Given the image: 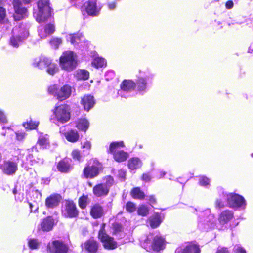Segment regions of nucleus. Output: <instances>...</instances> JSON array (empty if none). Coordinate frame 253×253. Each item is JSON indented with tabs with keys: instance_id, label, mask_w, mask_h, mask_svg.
Returning <instances> with one entry per match:
<instances>
[{
	"instance_id": "obj_1",
	"label": "nucleus",
	"mask_w": 253,
	"mask_h": 253,
	"mask_svg": "<svg viewBox=\"0 0 253 253\" xmlns=\"http://www.w3.org/2000/svg\"><path fill=\"white\" fill-rule=\"evenodd\" d=\"M188 211L197 215V227L201 231H207L216 226V220L210 209L200 211L197 208L190 207Z\"/></svg>"
},
{
	"instance_id": "obj_2",
	"label": "nucleus",
	"mask_w": 253,
	"mask_h": 253,
	"mask_svg": "<svg viewBox=\"0 0 253 253\" xmlns=\"http://www.w3.org/2000/svg\"><path fill=\"white\" fill-rule=\"evenodd\" d=\"M217 190L219 192H222L223 197L226 198L227 205L230 208L239 210H244L246 208V201L243 196L233 193H227L221 187H218Z\"/></svg>"
},
{
	"instance_id": "obj_3",
	"label": "nucleus",
	"mask_w": 253,
	"mask_h": 253,
	"mask_svg": "<svg viewBox=\"0 0 253 253\" xmlns=\"http://www.w3.org/2000/svg\"><path fill=\"white\" fill-rule=\"evenodd\" d=\"M165 238L159 233L154 236L150 234L143 242V248L149 252L159 251L165 248Z\"/></svg>"
},
{
	"instance_id": "obj_4",
	"label": "nucleus",
	"mask_w": 253,
	"mask_h": 253,
	"mask_svg": "<svg viewBox=\"0 0 253 253\" xmlns=\"http://www.w3.org/2000/svg\"><path fill=\"white\" fill-rule=\"evenodd\" d=\"M29 32L24 24H20L19 26H15L12 30V35L10 38V44L13 47L17 48L28 37Z\"/></svg>"
},
{
	"instance_id": "obj_5",
	"label": "nucleus",
	"mask_w": 253,
	"mask_h": 253,
	"mask_svg": "<svg viewBox=\"0 0 253 253\" xmlns=\"http://www.w3.org/2000/svg\"><path fill=\"white\" fill-rule=\"evenodd\" d=\"M48 0H40L37 3V9H34L33 16L37 22L46 21L51 16V8Z\"/></svg>"
},
{
	"instance_id": "obj_6",
	"label": "nucleus",
	"mask_w": 253,
	"mask_h": 253,
	"mask_svg": "<svg viewBox=\"0 0 253 253\" xmlns=\"http://www.w3.org/2000/svg\"><path fill=\"white\" fill-rule=\"evenodd\" d=\"M77 65L76 54L73 51H66L60 57V65L62 69L70 71L74 70Z\"/></svg>"
},
{
	"instance_id": "obj_7",
	"label": "nucleus",
	"mask_w": 253,
	"mask_h": 253,
	"mask_svg": "<svg viewBox=\"0 0 253 253\" xmlns=\"http://www.w3.org/2000/svg\"><path fill=\"white\" fill-rule=\"evenodd\" d=\"M124 146L123 141L113 142L111 143L108 152L113 155V157L116 161L118 162H123L127 158L128 154L123 150H118V148Z\"/></svg>"
},
{
	"instance_id": "obj_8",
	"label": "nucleus",
	"mask_w": 253,
	"mask_h": 253,
	"mask_svg": "<svg viewBox=\"0 0 253 253\" xmlns=\"http://www.w3.org/2000/svg\"><path fill=\"white\" fill-rule=\"evenodd\" d=\"M55 119L59 123L64 124L67 122L70 119V108L67 104H62L53 110Z\"/></svg>"
},
{
	"instance_id": "obj_9",
	"label": "nucleus",
	"mask_w": 253,
	"mask_h": 253,
	"mask_svg": "<svg viewBox=\"0 0 253 253\" xmlns=\"http://www.w3.org/2000/svg\"><path fill=\"white\" fill-rule=\"evenodd\" d=\"M136 84L131 80H125L120 85L121 89L118 91V94L121 97L127 98L132 96L131 92L134 90Z\"/></svg>"
},
{
	"instance_id": "obj_10",
	"label": "nucleus",
	"mask_w": 253,
	"mask_h": 253,
	"mask_svg": "<svg viewBox=\"0 0 253 253\" xmlns=\"http://www.w3.org/2000/svg\"><path fill=\"white\" fill-rule=\"evenodd\" d=\"M0 169L5 175L13 176L18 170V163L11 160H5L0 165Z\"/></svg>"
},
{
	"instance_id": "obj_11",
	"label": "nucleus",
	"mask_w": 253,
	"mask_h": 253,
	"mask_svg": "<svg viewBox=\"0 0 253 253\" xmlns=\"http://www.w3.org/2000/svg\"><path fill=\"white\" fill-rule=\"evenodd\" d=\"M98 237L101 241L103 243V246L105 249L112 250L117 248V242L114 240L113 238L106 234L104 228L102 227L100 230Z\"/></svg>"
},
{
	"instance_id": "obj_12",
	"label": "nucleus",
	"mask_w": 253,
	"mask_h": 253,
	"mask_svg": "<svg viewBox=\"0 0 253 253\" xmlns=\"http://www.w3.org/2000/svg\"><path fill=\"white\" fill-rule=\"evenodd\" d=\"M15 14L13 17L16 21H19L27 16V10L23 6L20 0H13L12 2Z\"/></svg>"
},
{
	"instance_id": "obj_13",
	"label": "nucleus",
	"mask_w": 253,
	"mask_h": 253,
	"mask_svg": "<svg viewBox=\"0 0 253 253\" xmlns=\"http://www.w3.org/2000/svg\"><path fill=\"white\" fill-rule=\"evenodd\" d=\"M164 217L161 212H154L146 221V225L153 229L160 226L164 220Z\"/></svg>"
},
{
	"instance_id": "obj_14",
	"label": "nucleus",
	"mask_w": 253,
	"mask_h": 253,
	"mask_svg": "<svg viewBox=\"0 0 253 253\" xmlns=\"http://www.w3.org/2000/svg\"><path fill=\"white\" fill-rule=\"evenodd\" d=\"M47 249L51 253H67L68 246L63 242L59 240L54 241L49 244Z\"/></svg>"
},
{
	"instance_id": "obj_15",
	"label": "nucleus",
	"mask_w": 253,
	"mask_h": 253,
	"mask_svg": "<svg viewBox=\"0 0 253 253\" xmlns=\"http://www.w3.org/2000/svg\"><path fill=\"white\" fill-rule=\"evenodd\" d=\"M96 0H89L85 2L82 7L84 9L88 15L94 16L98 15L99 9L96 5Z\"/></svg>"
},
{
	"instance_id": "obj_16",
	"label": "nucleus",
	"mask_w": 253,
	"mask_h": 253,
	"mask_svg": "<svg viewBox=\"0 0 253 253\" xmlns=\"http://www.w3.org/2000/svg\"><path fill=\"white\" fill-rule=\"evenodd\" d=\"M100 169L101 166L99 164L87 166L84 169V176L86 178H93L99 174Z\"/></svg>"
},
{
	"instance_id": "obj_17",
	"label": "nucleus",
	"mask_w": 253,
	"mask_h": 253,
	"mask_svg": "<svg viewBox=\"0 0 253 253\" xmlns=\"http://www.w3.org/2000/svg\"><path fill=\"white\" fill-rule=\"evenodd\" d=\"M175 253H200V249L197 245L189 244L178 247L175 250Z\"/></svg>"
},
{
	"instance_id": "obj_18",
	"label": "nucleus",
	"mask_w": 253,
	"mask_h": 253,
	"mask_svg": "<svg viewBox=\"0 0 253 253\" xmlns=\"http://www.w3.org/2000/svg\"><path fill=\"white\" fill-rule=\"evenodd\" d=\"M234 217L232 211L227 210L222 211L218 216V222L221 226L227 224Z\"/></svg>"
},
{
	"instance_id": "obj_19",
	"label": "nucleus",
	"mask_w": 253,
	"mask_h": 253,
	"mask_svg": "<svg viewBox=\"0 0 253 253\" xmlns=\"http://www.w3.org/2000/svg\"><path fill=\"white\" fill-rule=\"evenodd\" d=\"M143 200L147 201L149 205H143V216H146L149 212L152 211L153 205L156 204L157 201L154 195L145 196L143 193Z\"/></svg>"
},
{
	"instance_id": "obj_20",
	"label": "nucleus",
	"mask_w": 253,
	"mask_h": 253,
	"mask_svg": "<svg viewBox=\"0 0 253 253\" xmlns=\"http://www.w3.org/2000/svg\"><path fill=\"white\" fill-rule=\"evenodd\" d=\"M51 59L44 56H41L34 59L33 65L41 70L46 69L49 64H50Z\"/></svg>"
},
{
	"instance_id": "obj_21",
	"label": "nucleus",
	"mask_w": 253,
	"mask_h": 253,
	"mask_svg": "<svg viewBox=\"0 0 253 253\" xmlns=\"http://www.w3.org/2000/svg\"><path fill=\"white\" fill-rule=\"evenodd\" d=\"M109 191L108 186L103 183L98 184L93 188V193L97 197H105Z\"/></svg>"
},
{
	"instance_id": "obj_22",
	"label": "nucleus",
	"mask_w": 253,
	"mask_h": 253,
	"mask_svg": "<svg viewBox=\"0 0 253 253\" xmlns=\"http://www.w3.org/2000/svg\"><path fill=\"white\" fill-rule=\"evenodd\" d=\"M65 211L67 216L69 217H76L78 214L76 205L73 201L66 202Z\"/></svg>"
},
{
	"instance_id": "obj_23",
	"label": "nucleus",
	"mask_w": 253,
	"mask_h": 253,
	"mask_svg": "<svg viewBox=\"0 0 253 253\" xmlns=\"http://www.w3.org/2000/svg\"><path fill=\"white\" fill-rule=\"evenodd\" d=\"M60 199L61 196L59 194L51 195L46 198L45 205L47 208H54L59 205Z\"/></svg>"
},
{
	"instance_id": "obj_24",
	"label": "nucleus",
	"mask_w": 253,
	"mask_h": 253,
	"mask_svg": "<svg viewBox=\"0 0 253 253\" xmlns=\"http://www.w3.org/2000/svg\"><path fill=\"white\" fill-rule=\"evenodd\" d=\"M72 91L71 87L68 85H65L61 87L57 94V99L60 101H63L69 98Z\"/></svg>"
},
{
	"instance_id": "obj_25",
	"label": "nucleus",
	"mask_w": 253,
	"mask_h": 253,
	"mask_svg": "<svg viewBox=\"0 0 253 253\" xmlns=\"http://www.w3.org/2000/svg\"><path fill=\"white\" fill-rule=\"evenodd\" d=\"M55 221L51 216L44 218L41 223V228L43 231H49L52 229Z\"/></svg>"
},
{
	"instance_id": "obj_26",
	"label": "nucleus",
	"mask_w": 253,
	"mask_h": 253,
	"mask_svg": "<svg viewBox=\"0 0 253 253\" xmlns=\"http://www.w3.org/2000/svg\"><path fill=\"white\" fill-rule=\"evenodd\" d=\"M81 103L84 106V109L88 111L93 107L95 102L92 96L87 95H84L82 98Z\"/></svg>"
},
{
	"instance_id": "obj_27",
	"label": "nucleus",
	"mask_w": 253,
	"mask_h": 253,
	"mask_svg": "<svg viewBox=\"0 0 253 253\" xmlns=\"http://www.w3.org/2000/svg\"><path fill=\"white\" fill-rule=\"evenodd\" d=\"M104 214L102 207L98 204L93 205L90 210V215L94 218H100Z\"/></svg>"
},
{
	"instance_id": "obj_28",
	"label": "nucleus",
	"mask_w": 253,
	"mask_h": 253,
	"mask_svg": "<svg viewBox=\"0 0 253 253\" xmlns=\"http://www.w3.org/2000/svg\"><path fill=\"white\" fill-rule=\"evenodd\" d=\"M67 40L74 45L79 44L84 40V37L82 34H69L67 36Z\"/></svg>"
},
{
	"instance_id": "obj_29",
	"label": "nucleus",
	"mask_w": 253,
	"mask_h": 253,
	"mask_svg": "<svg viewBox=\"0 0 253 253\" xmlns=\"http://www.w3.org/2000/svg\"><path fill=\"white\" fill-rule=\"evenodd\" d=\"M54 31V26L53 24L47 25L44 29H39V35L41 38H44L48 35L52 34Z\"/></svg>"
},
{
	"instance_id": "obj_30",
	"label": "nucleus",
	"mask_w": 253,
	"mask_h": 253,
	"mask_svg": "<svg viewBox=\"0 0 253 253\" xmlns=\"http://www.w3.org/2000/svg\"><path fill=\"white\" fill-rule=\"evenodd\" d=\"M98 247L97 242L92 239H90L84 243L85 250L90 253H95L97 251Z\"/></svg>"
},
{
	"instance_id": "obj_31",
	"label": "nucleus",
	"mask_w": 253,
	"mask_h": 253,
	"mask_svg": "<svg viewBox=\"0 0 253 253\" xmlns=\"http://www.w3.org/2000/svg\"><path fill=\"white\" fill-rule=\"evenodd\" d=\"M154 77L153 74L149 70L143 73V91L147 87V85L152 83Z\"/></svg>"
},
{
	"instance_id": "obj_32",
	"label": "nucleus",
	"mask_w": 253,
	"mask_h": 253,
	"mask_svg": "<svg viewBox=\"0 0 253 253\" xmlns=\"http://www.w3.org/2000/svg\"><path fill=\"white\" fill-rule=\"evenodd\" d=\"M64 136L66 139L70 142H75L78 140L79 135L78 132L75 130H71L65 133Z\"/></svg>"
},
{
	"instance_id": "obj_33",
	"label": "nucleus",
	"mask_w": 253,
	"mask_h": 253,
	"mask_svg": "<svg viewBox=\"0 0 253 253\" xmlns=\"http://www.w3.org/2000/svg\"><path fill=\"white\" fill-rule=\"evenodd\" d=\"M72 168L69 163L65 160L61 161L57 165L58 170L61 172H68Z\"/></svg>"
},
{
	"instance_id": "obj_34",
	"label": "nucleus",
	"mask_w": 253,
	"mask_h": 253,
	"mask_svg": "<svg viewBox=\"0 0 253 253\" xmlns=\"http://www.w3.org/2000/svg\"><path fill=\"white\" fill-rule=\"evenodd\" d=\"M217 191L219 194L220 197L216 200L215 207L216 209H220L224 208L227 205V199L226 197H223L222 192H219L218 190Z\"/></svg>"
},
{
	"instance_id": "obj_35",
	"label": "nucleus",
	"mask_w": 253,
	"mask_h": 253,
	"mask_svg": "<svg viewBox=\"0 0 253 253\" xmlns=\"http://www.w3.org/2000/svg\"><path fill=\"white\" fill-rule=\"evenodd\" d=\"M49 143V136L47 134H41L39 137L38 144L43 148H45Z\"/></svg>"
},
{
	"instance_id": "obj_36",
	"label": "nucleus",
	"mask_w": 253,
	"mask_h": 253,
	"mask_svg": "<svg viewBox=\"0 0 253 253\" xmlns=\"http://www.w3.org/2000/svg\"><path fill=\"white\" fill-rule=\"evenodd\" d=\"M89 72L85 70H78L76 72L75 77L79 80H85L88 79Z\"/></svg>"
},
{
	"instance_id": "obj_37",
	"label": "nucleus",
	"mask_w": 253,
	"mask_h": 253,
	"mask_svg": "<svg viewBox=\"0 0 253 253\" xmlns=\"http://www.w3.org/2000/svg\"><path fill=\"white\" fill-rule=\"evenodd\" d=\"M211 180L204 175H201L198 177V184L206 188H209L211 185Z\"/></svg>"
},
{
	"instance_id": "obj_38",
	"label": "nucleus",
	"mask_w": 253,
	"mask_h": 253,
	"mask_svg": "<svg viewBox=\"0 0 253 253\" xmlns=\"http://www.w3.org/2000/svg\"><path fill=\"white\" fill-rule=\"evenodd\" d=\"M89 122L86 119H81L78 121L76 126L78 129L85 131L89 126Z\"/></svg>"
},
{
	"instance_id": "obj_39",
	"label": "nucleus",
	"mask_w": 253,
	"mask_h": 253,
	"mask_svg": "<svg viewBox=\"0 0 253 253\" xmlns=\"http://www.w3.org/2000/svg\"><path fill=\"white\" fill-rule=\"evenodd\" d=\"M140 164V161L138 158H133L129 160L128 166L130 169L134 170L139 167Z\"/></svg>"
},
{
	"instance_id": "obj_40",
	"label": "nucleus",
	"mask_w": 253,
	"mask_h": 253,
	"mask_svg": "<svg viewBox=\"0 0 253 253\" xmlns=\"http://www.w3.org/2000/svg\"><path fill=\"white\" fill-rule=\"evenodd\" d=\"M46 69L47 73L51 75H53L58 71V67L57 65L53 63L52 60H51L50 64L48 65V66Z\"/></svg>"
},
{
	"instance_id": "obj_41",
	"label": "nucleus",
	"mask_w": 253,
	"mask_h": 253,
	"mask_svg": "<svg viewBox=\"0 0 253 253\" xmlns=\"http://www.w3.org/2000/svg\"><path fill=\"white\" fill-rule=\"evenodd\" d=\"M30 150H29V154L27 156L26 159L27 161L29 162L31 165H33L36 163H43V160L42 158H37L36 160L34 158V156L32 154H30Z\"/></svg>"
},
{
	"instance_id": "obj_42",
	"label": "nucleus",
	"mask_w": 253,
	"mask_h": 253,
	"mask_svg": "<svg viewBox=\"0 0 253 253\" xmlns=\"http://www.w3.org/2000/svg\"><path fill=\"white\" fill-rule=\"evenodd\" d=\"M92 64L96 68H98L102 67L106 64V61L104 58L96 57L94 58L93 61L92 62Z\"/></svg>"
},
{
	"instance_id": "obj_43",
	"label": "nucleus",
	"mask_w": 253,
	"mask_h": 253,
	"mask_svg": "<svg viewBox=\"0 0 253 253\" xmlns=\"http://www.w3.org/2000/svg\"><path fill=\"white\" fill-rule=\"evenodd\" d=\"M89 200L87 195H83L79 199V205L81 208L84 209L89 204Z\"/></svg>"
},
{
	"instance_id": "obj_44",
	"label": "nucleus",
	"mask_w": 253,
	"mask_h": 253,
	"mask_svg": "<svg viewBox=\"0 0 253 253\" xmlns=\"http://www.w3.org/2000/svg\"><path fill=\"white\" fill-rule=\"evenodd\" d=\"M130 195L134 199H142V192L139 187H135L132 189Z\"/></svg>"
},
{
	"instance_id": "obj_45",
	"label": "nucleus",
	"mask_w": 253,
	"mask_h": 253,
	"mask_svg": "<svg viewBox=\"0 0 253 253\" xmlns=\"http://www.w3.org/2000/svg\"><path fill=\"white\" fill-rule=\"evenodd\" d=\"M39 123L33 122L30 120L29 122L23 123V126L26 129H35L38 126Z\"/></svg>"
},
{
	"instance_id": "obj_46",
	"label": "nucleus",
	"mask_w": 253,
	"mask_h": 253,
	"mask_svg": "<svg viewBox=\"0 0 253 253\" xmlns=\"http://www.w3.org/2000/svg\"><path fill=\"white\" fill-rule=\"evenodd\" d=\"M136 209V205L131 202H128L126 205V210L127 212H133Z\"/></svg>"
},
{
	"instance_id": "obj_47",
	"label": "nucleus",
	"mask_w": 253,
	"mask_h": 253,
	"mask_svg": "<svg viewBox=\"0 0 253 253\" xmlns=\"http://www.w3.org/2000/svg\"><path fill=\"white\" fill-rule=\"evenodd\" d=\"M59 91L58 87L57 85H51L48 88V92L49 94L57 97V94Z\"/></svg>"
},
{
	"instance_id": "obj_48",
	"label": "nucleus",
	"mask_w": 253,
	"mask_h": 253,
	"mask_svg": "<svg viewBox=\"0 0 253 253\" xmlns=\"http://www.w3.org/2000/svg\"><path fill=\"white\" fill-rule=\"evenodd\" d=\"M3 0H0V22H3L6 15V10L1 6L2 5Z\"/></svg>"
},
{
	"instance_id": "obj_49",
	"label": "nucleus",
	"mask_w": 253,
	"mask_h": 253,
	"mask_svg": "<svg viewBox=\"0 0 253 253\" xmlns=\"http://www.w3.org/2000/svg\"><path fill=\"white\" fill-rule=\"evenodd\" d=\"M28 245L31 249H34L38 248L39 243L37 239H32L29 240Z\"/></svg>"
},
{
	"instance_id": "obj_50",
	"label": "nucleus",
	"mask_w": 253,
	"mask_h": 253,
	"mask_svg": "<svg viewBox=\"0 0 253 253\" xmlns=\"http://www.w3.org/2000/svg\"><path fill=\"white\" fill-rule=\"evenodd\" d=\"M50 43L52 46L55 48H57L58 46L62 43V40L59 38H54L51 40Z\"/></svg>"
},
{
	"instance_id": "obj_51",
	"label": "nucleus",
	"mask_w": 253,
	"mask_h": 253,
	"mask_svg": "<svg viewBox=\"0 0 253 253\" xmlns=\"http://www.w3.org/2000/svg\"><path fill=\"white\" fill-rule=\"evenodd\" d=\"M235 253H246V250L240 245H236L234 247Z\"/></svg>"
},
{
	"instance_id": "obj_52",
	"label": "nucleus",
	"mask_w": 253,
	"mask_h": 253,
	"mask_svg": "<svg viewBox=\"0 0 253 253\" xmlns=\"http://www.w3.org/2000/svg\"><path fill=\"white\" fill-rule=\"evenodd\" d=\"M114 233L117 234L121 232L122 230V226L121 225L118 223H115L113 225Z\"/></svg>"
},
{
	"instance_id": "obj_53",
	"label": "nucleus",
	"mask_w": 253,
	"mask_h": 253,
	"mask_svg": "<svg viewBox=\"0 0 253 253\" xmlns=\"http://www.w3.org/2000/svg\"><path fill=\"white\" fill-rule=\"evenodd\" d=\"M117 176L121 180H124L125 179L126 171L121 169L118 171Z\"/></svg>"
},
{
	"instance_id": "obj_54",
	"label": "nucleus",
	"mask_w": 253,
	"mask_h": 253,
	"mask_svg": "<svg viewBox=\"0 0 253 253\" xmlns=\"http://www.w3.org/2000/svg\"><path fill=\"white\" fill-rule=\"evenodd\" d=\"M113 178L110 176H108L106 177V182L104 184L108 186V189L109 190L110 187L113 185Z\"/></svg>"
},
{
	"instance_id": "obj_55",
	"label": "nucleus",
	"mask_w": 253,
	"mask_h": 253,
	"mask_svg": "<svg viewBox=\"0 0 253 253\" xmlns=\"http://www.w3.org/2000/svg\"><path fill=\"white\" fill-rule=\"evenodd\" d=\"M16 139L19 141L23 140L26 136V133L23 132H17L15 133Z\"/></svg>"
},
{
	"instance_id": "obj_56",
	"label": "nucleus",
	"mask_w": 253,
	"mask_h": 253,
	"mask_svg": "<svg viewBox=\"0 0 253 253\" xmlns=\"http://www.w3.org/2000/svg\"><path fill=\"white\" fill-rule=\"evenodd\" d=\"M7 122L6 117L4 112L0 110V123H6Z\"/></svg>"
},
{
	"instance_id": "obj_57",
	"label": "nucleus",
	"mask_w": 253,
	"mask_h": 253,
	"mask_svg": "<svg viewBox=\"0 0 253 253\" xmlns=\"http://www.w3.org/2000/svg\"><path fill=\"white\" fill-rule=\"evenodd\" d=\"M72 156L74 159H76L78 161H80V158H81V155H80V153L79 151L76 150H74L72 152Z\"/></svg>"
},
{
	"instance_id": "obj_58",
	"label": "nucleus",
	"mask_w": 253,
	"mask_h": 253,
	"mask_svg": "<svg viewBox=\"0 0 253 253\" xmlns=\"http://www.w3.org/2000/svg\"><path fill=\"white\" fill-rule=\"evenodd\" d=\"M152 177L149 173L143 174V182H148L151 181Z\"/></svg>"
},
{
	"instance_id": "obj_59",
	"label": "nucleus",
	"mask_w": 253,
	"mask_h": 253,
	"mask_svg": "<svg viewBox=\"0 0 253 253\" xmlns=\"http://www.w3.org/2000/svg\"><path fill=\"white\" fill-rule=\"evenodd\" d=\"M216 253H229L226 248H219Z\"/></svg>"
},
{
	"instance_id": "obj_60",
	"label": "nucleus",
	"mask_w": 253,
	"mask_h": 253,
	"mask_svg": "<svg viewBox=\"0 0 253 253\" xmlns=\"http://www.w3.org/2000/svg\"><path fill=\"white\" fill-rule=\"evenodd\" d=\"M233 6V2L232 1H228L226 3V7L227 9H231Z\"/></svg>"
},
{
	"instance_id": "obj_61",
	"label": "nucleus",
	"mask_w": 253,
	"mask_h": 253,
	"mask_svg": "<svg viewBox=\"0 0 253 253\" xmlns=\"http://www.w3.org/2000/svg\"><path fill=\"white\" fill-rule=\"evenodd\" d=\"M166 172L165 171L161 170L159 172L157 177L158 179H160V178L164 177L166 175Z\"/></svg>"
},
{
	"instance_id": "obj_62",
	"label": "nucleus",
	"mask_w": 253,
	"mask_h": 253,
	"mask_svg": "<svg viewBox=\"0 0 253 253\" xmlns=\"http://www.w3.org/2000/svg\"><path fill=\"white\" fill-rule=\"evenodd\" d=\"M83 147L86 148V149H90L91 147V144L90 142L89 141H86L83 144Z\"/></svg>"
},
{
	"instance_id": "obj_63",
	"label": "nucleus",
	"mask_w": 253,
	"mask_h": 253,
	"mask_svg": "<svg viewBox=\"0 0 253 253\" xmlns=\"http://www.w3.org/2000/svg\"><path fill=\"white\" fill-rule=\"evenodd\" d=\"M108 7L110 10H113L116 8V3H112L108 4Z\"/></svg>"
},
{
	"instance_id": "obj_64",
	"label": "nucleus",
	"mask_w": 253,
	"mask_h": 253,
	"mask_svg": "<svg viewBox=\"0 0 253 253\" xmlns=\"http://www.w3.org/2000/svg\"><path fill=\"white\" fill-rule=\"evenodd\" d=\"M137 212H138V213L139 215H142V209L141 207H140L138 209Z\"/></svg>"
}]
</instances>
